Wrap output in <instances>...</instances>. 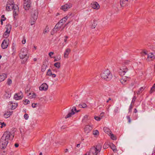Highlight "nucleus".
<instances>
[{"instance_id": "obj_1", "label": "nucleus", "mask_w": 155, "mask_h": 155, "mask_svg": "<svg viewBox=\"0 0 155 155\" xmlns=\"http://www.w3.org/2000/svg\"><path fill=\"white\" fill-rule=\"evenodd\" d=\"M119 74L122 77V78L120 80V82L123 84H126L130 78L129 72L128 71L127 67L125 66L121 67L120 68Z\"/></svg>"}, {"instance_id": "obj_2", "label": "nucleus", "mask_w": 155, "mask_h": 155, "mask_svg": "<svg viewBox=\"0 0 155 155\" xmlns=\"http://www.w3.org/2000/svg\"><path fill=\"white\" fill-rule=\"evenodd\" d=\"M101 78L107 81H110L112 78V75L110 70L108 69L105 70L101 74Z\"/></svg>"}, {"instance_id": "obj_3", "label": "nucleus", "mask_w": 155, "mask_h": 155, "mask_svg": "<svg viewBox=\"0 0 155 155\" xmlns=\"http://www.w3.org/2000/svg\"><path fill=\"white\" fill-rule=\"evenodd\" d=\"M14 137V134L13 133H12L9 131H6L4 133L2 137L8 141L9 140H12Z\"/></svg>"}, {"instance_id": "obj_4", "label": "nucleus", "mask_w": 155, "mask_h": 155, "mask_svg": "<svg viewBox=\"0 0 155 155\" xmlns=\"http://www.w3.org/2000/svg\"><path fill=\"white\" fill-rule=\"evenodd\" d=\"M19 55L21 59L26 58V59H28L29 58V55L28 54V51L27 48H22Z\"/></svg>"}, {"instance_id": "obj_5", "label": "nucleus", "mask_w": 155, "mask_h": 155, "mask_svg": "<svg viewBox=\"0 0 155 155\" xmlns=\"http://www.w3.org/2000/svg\"><path fill=\"white\" fill-rule=\"evenodd\" d=\"M8 143V141L1 137L0 141V148L4 150L6 147Z\"/></svg>"}, {"instance_id": "obj_6", "label": "nucleus", "mask_w": 155, "mask_h": 155, "mask_svg": "<svg viewBox=\"0 0 155 155\" xmlns=\"http://www.w3.org/2000/svg\"><path fill=\"white\" fill-rule=\"evenodd\" d=\"M38 14V12L37 9L33 8L31 12V19H34L35 21H36L37 19Z\"/></svg>"}, {"instance_id": "obj_7", "label": "nucleus", "mask_w": 155, "mask_h": 155, "mask_svg": "<svg viewBox=\"0 0 155 155\" xmlns=\"http://www.w3.org/2000/svg\"><path fill=\"white\" fill-rule=\"evenodd\" d=\"M100 152H99L94 147H91L89 153V155H99Z\"/></svg>"}, {"instance_id": "obj_8", "label": "nucleus", "mask_w": 155, "mask_h": 155, "mask_svg": "<svg viewBox=\"0 0 155 155\" xmlns=\"http://www.w3.org/2000/svg\"><path fill=\"white\" fill-rule=\"evenodd\" d=\"M24 7L25 10H28L31 6L30 0H24Z\"/></svg>"}, {"instance_id": "obj_9", "label": "nucleus", "mask_w": 155, "mask_h": 155, "mask_svg": "<svg viewBox=\"0 0 155 155\" xmlns=\"http://www.w3.org/2000/svg\"><path fill=\"white\" fill-rule=\"evenodd\" d=\"M23 97L22 93L21 91L20 92L15 93L14 95V98L16 100L21 99Z\"/></svg>"}, {"instance_id": "obj_10", "label": "nucleus", "mask_w": 155, "mask_h": 155, "mask_svg": "<svg viewBox=\"0 0 155 155\" xmlns=\"http://www.w3.org/2000/svg\"><path fill=\"white\" fill-rule=\"evenodd\" d=\"M9 40L8 39L4 40L1 45V47L3 49L6 48L8 45Z\"/></svg>"}, {"instance_id": "obj_11", "label": "nucleus", "mask_w": 155, "mask_h": 155, "mask_svg": "<svg viewBox=\"0 0 155 155\" xmlns=\"http://www.w3.org/2000/svg\"><path fill=\"white\" fill-rule=\"evenodd\" d=\"M72 6V5L71 3L68 4H66L62 6L61 9L63 10L64 11H67L68 9L70 8Z\"/></svg>"}, {"instance_id": "obj_12", "label": "nucleus", "mask_w": 155, "mask_h": 155, "mask_svg": "<svg viewBox=\"0 0 155 155\" xmlns=\"http://www.w3.org/2000/svg\"><path fill=\"white\" fill-rule=\"evenodd\" d=\"M48 86L45 83H43L39 87V88L41 91H46L47 90Z\"/></svg>"}, {"instance_id": "obj_13", "label": "nucleus", "mask_w": 155, "mask_h": 155, "mask_svg": "<svg viewBox=\"0 0 155 155\" xmlns=\"http://www.w3.org/2000/svg\"><path fill=\"white\" fill-rule=\"evenodd\" d=\"M13 11V15L15 17V16H16L18 15V13L19 12V8L18 5H15L14 6V7Z\"/></svg>"}, {"instance_id": "obj_14", "label": "nucleus", "mask_w": 155, "mask_h": 155, "mask_svg": "<svg viewBox=\"0 0 155 155\" xmlns=\"http://www.w3.org/2000/svg\"><path fill=\"white\" fill-rule=\"evenodd\" d=\"M93 129L92 126L89 125H87L84 128V131L85 133H88L90 132Z\"/></svg>"}, {"instance_id": "obj_15", "label": "nucleus", "mask_w": 155, "mask_h": 155, "mask_svg": "<svg viewBox=\"0 0 155 155\" xmlns=\"http://www.w3.org/2000/svg\"><path fill=\"white\" fill-rule=\"evenodd\" d=\"M91 6L94 9H98L100 8V5L98 3L96 2L92 3L91 4Z\"/></svg>"}, {"instance_id": "obj_16", "label": "nucleus", "mask_w": 155, "mask_h": 155, "mask_svg": "<svg viewBox=\"0 0 155 155\" xmlns=\"http://www.w3.org/2000/svg\"><path fill=\"white\" fill-rule=\"evenodd\" d=\"M7 4V5L11 6V9H14V6L15 5L14 4V2L13 0H8Z\"/></svg>"}, {"instance_id": "obj_17", "label": "nucleus", "mask_w": 155, "mask_h": 155, "mask_svg": "<svg viewBox=\"0 0 155 155\" xmlns=\"http://www.w3.org/2000/svg\"><path fill=\"white\" fill-rule=\"evenodd\" d=\"M102 145L100 143H98L96 146H94L93 147H95V148L97 149V151L100 152L101 148Z\"/></svg>"}, {"instance_id": "obj_18", "label": "nucleus", "mask_w": 155, "mask_h": 155, "mask_svg": "<svg viewBox=\"0 0 155 155\" xmlns=\"http://www.w3.org/2000/svg\"><path fill=\"white\" fill-rule=\"evenodd\" d=\"M13 111H7L4 114V117L7 118L12 114Z\"/></svg>"}, {"instance_id": "obj_19", "label": "nucleus", "mask_w": 155, "mask_h": 155, "mask_svg": "<svg viewBox=\"0 0 155 155\" xmlns=\"http://www.w3.org/2000/svg\"><path fill=\"white\" fill-rule=\"evenodd\" d=\"M104 130L105 133L108 134V135L111 134L112 133V132L110 130V129L106 127H104Z\"/></svg>"}, {"instance_id": "obj_20", "label": "nucleus", "mask_w": 155, "mask_h": 155, "mask_svg": "<svg viewBox=\"0 0 155 155\" xmlns=\"http://www.w3.org/2000/svg\"><path fill=\"white\" fill-rule=\"evenodd\" d=\"M110 146L114 152L116 153L117 152V151L116 148V146L113 143H111L110 145Z\"/></svg>"}, {"instance_id": "obj_21", "label": "nucleus", "mask_w": 155, "mask_h": 155, "mask_svg": "<svg viewBox=\"0 0 155 155\" xmlns=\"http://www.w3.org/2000/svg\"><path fill=\"white\" fill-rule=\"evenodd\" d=\"M6 30L5 32L8 33H10V30L11 29V26L10 25H8L6 26Z\"/></svg>"}, {"instance_id": "obj_22", "label": "nucleus", "mask_w": 155, "mask_h": 155, "mask_svg": "<svg viewBox=\"0 0 155 155\" xmlns=\"http://www.w3.org/2000/svg\"><path fill=\"white\" fill-rule=\"evenodd\" d=\"M7 78V75L5 74H3L0 75V82L3 81Z\"/></svg>"}, {"instance_id": "obj_23", "label": "nucleus", "mask_w": 155, "mask_h": 155, "mask_svg": "<svg viewBox=\"0 0 155 155\" xmlns=\"http://www.w3.org/2000/svg\"><path fill=\"white\" fill-rule=\"evenodd\" d=\"M70 51L71 50L69 48H67L64 54V57L66 58H67Z\"/></svg>"}, {"instance_id": "obj_24", "label": "nucleus", "mask_w": 155, "mask_h": 155, "mask_svg": "<svg viewBox=\"0 0 155 155\" xmlns=\"http://www.w3.org/2000/svg\"><path fill=\"white\" fill-rule=\"evenodd\" d=\"M71 112H69L66 115V117H65V118L66 119L71 117L72 115H73L75 114V112L73 111H71Z\"/></svg>"}, {"instance_id": "obj_25", "label": "nucleus", "mask_w": 155, "mask_h": 155, "mask_svg": "<svg viewBox=\"0 0 155 155\" xmlns=\"http://www.w3.org/2000/svg\"><path fill=\"white\" fill-rule=\"evenodd\" d=\"M56 26L55 25L54 28L53 29L52 32H54V33H56L58 31L60 30L61 28H58V27H57V26L56 27Z\"/></svg>"}, {"instance_id": "obj_26", "label": "nucleus", "mask_w": 155, "mask_h": 155, "mask_svg": "<svg viewBox=\"0 0 155 155\" xmlns=\"http://www.w3.org/2000/svg\"><path fill=\"white\" fill-rule=\"evenodd\" d=\"M154 91H155V83L151 88L150 90V94H152Z\"/></svg>"}, {"instance_id": "obj_27", "label": "nucleus", "mask_w": 155, "mask_h": 155, "mask_svg": "<svg viewBox=\"0 0 155 155\" xmlns=\"http://www.w3.org/2000/svg\"><path fill=\"white\" fill-rule=\"evenodd\" d=\"M54 66L58 69H59L61 67V63L58 62L55 63L54 64Z\"/></svg>"}, {"instance_id": "obj_28", "label": "nucleus", "mask_w": 155, "mask_h": 155, "mask_svg": "<svg viewBox=\"0 0 155 155\" xmlns=\"http://www.w3.org/2000/svg\"><path fill=\"white\" fill-rule=\"evenodd\" d=\"M47 67V65L45 64H43L41 66V71L42 72H44L46 70V68Z\"/></svg>"}, {"instance_id": "obj_29", "label": "nucleus", "mask_w": 155, "mask_h": 155, "mask_svg": "<svg viewBox=\"0 0 155 155\" xmlns=\"http://www.w3.org/2000/svg\"><path fill=\"white\" fill-rule=\"evenodd\" d=\"M149 58L152 59H154L155 58V56L152 53H150V54H148L147 56V58Z\"/></svg>"}, {"instance_id": "obj_30", "label": "nucleus", "mask_w": 155, "mask_h": 155, "mask_svg": "<svg viewBox=\"0 0 155 155\" xmlns=\"http://www.w3.org/2000/svg\"><path fill=\"white\" fill-rule=\"evenodd\" d=\"M14 105L12 104V108L11 109L12 110H13V109H15L18 105V104L17 103H14Z\"/></svg>"}, {"instance_id": "obj_31", "label": "nucleus", "mask_w": 155, "mask_h": 155, "mask_svg": "<svg viewBox=\"0 0 155 155\" xmlns=\"http://www.w3.org/2000/svg\"><path fill=\"white\" fill-rule=\"evenodd\" d=\"M54 62H55L57 61H58L60 60L61 58V56L60 55L56 57V58L55 57H54Z\"/></svg>"}, {"instance_id": "obj_32", "label": "nucleus", "mask_w": 155, "mask_h": 155, "mask_svg": "<svg viewBox=\"0 0 155 155\" xmlns=\"http://www.w3.org/2000/svg\"><path fill=\"white\" fill-rule=\"evenodd\" d=\"M7 84L9 86L12 84V80L10 78H8L7 82Z\"/></svg>"}, {"instance_id": "obj_33", "label": "nucleus", "mask_w": 155, "mask_h": 155, "mask_svg": "<svg viewBox=\"0 0 155 155\" xmlns=\"http://www.w3.org/2000/svg\"><path fill=\"white\" fill-rule=\"evenodd\" d=\"M13 9H11V6L9 5H7L6 7V11H9L11 10H13Z\"/></svg>"}, {"instance_id": "obj_34", "label": "nucleus", "mask_w": 155, "mask_h": 155, "mask_svg": "<svg viewBox=\"0 0 155 155\" xmlns=\"http://www.w3.org/2000/svg\"><path fill=\"white\" fill-rule=\"evenodd\" d=\"M128 0H120V5L122 6V5L125 3V2L128 1Z\"/></svg>"}, {"instance_id": "obj_35", "label": "nucleus", "mask_w": 155, "mask_h": 155, "mask_svg": "<svg viewBox=\"0 0 155 155\" xmlns=\"http://www.w3.org/2000/svg\"><path fill=\"white\" fill-rule=\"evenodd\" d=\"M109 135H111V138L113 140H115L116 139V138L114 135L112 134L111 133V134H109Z\"/></svg>"}, {"instance_id": "obj_36", "label": "nucleus", "mask_w": 155, "mask_h": 155, "mask_svg": "<svg viewBox=\"0 0 155 155\" xmlns=\"http://www.w3.org/2000/svg\"><path fill=\"white\" fill-rule=\"evenodd\" d=\"M63 25V24L60 23L58 22L55 25L56 26V27H58L60 28H61L62 26Z\"/></svg>"}, {"instance_id": "obj_37", "label": "nucleus", "mask_w": 155, "mask_h": 155, "mask_svg": "<svg viewBox=\"0 0 155 155\" xmlns=\"http://www.w3.org/2000/svg\"><path fill=\"white\" fill-rule=\"evenodd\" d=\"M9 35V33H6V32H5L4 33L3 36L5 38H7Z\"/></svg>"}, {"instance_id": "obj_38", "label": "nucleus", "mask_w": 155, "mask_h": 155, "mask_svg": "<svg viewBox=\"0 0 155 155\" xmlns=\"http://www.w3.org/2000/svg\"><path fill=\"white\" fill-rule=\"evenodd\" d=\"M93 134L94 135H97L99 134V131L97 130H94L93 132Z\"/></svg>"}, {"instance_id": "obj_39", "label": "nucleus", "mask_w": 155, "mask_h": 155, "mask_svg": "<svg viewBox=\"0 0 155 155\" xmlns=\"http://www.w3.org/2000/svg\"><path fill=\"white\" fill-rule=\"evenodd\" d=\"M97 25V21H94L93 22V23L92 24V26H91L92 28H95V27H96V26Z\"/></svg>"}, {"instance_id": "obj_40", "label": "nucleus", "mask_w": 155, "mask_h": 155, "mask_svg": "<svg viewBox=\"0 0 155 155\" xmlns=\"http://www.w3.org/2000/svg\"><path fill=\"white\" fill-rule=\"evenodd\" d=\"M51 70L50 69H49L47 72V75L48 76H51Z\"/></svg>"}, {"instance_id": "obj_41", "label": "nucleus", "mask_w": 155, "mask_h": 155, "mask_svg": "<svg viewBox=\"0 0 155 155\" xmlns=\"http://www.w3.org/2000/svg\"><path fill=\"white\" fill-rule=\"evenodd\" d=\"M109 146H110V145L109 144L107 143H105L103 146V148L104 149H106Z\"/></svg>"}, {"instance_id": "obj_42", "label": "nucleus", "mask_w": 155, "mask_h": 155, "mask_svg": "<svg viewBox=\"0 0 155 155\" xmlns=\"http://www.w3.org/2000/svg\"><path fill=\"white\" fill-rule=\"evenodd\" d=\"M23 101L24 102V104L25 105L28 104L30 103V101L27 99L23 100Z\"/></svg>"}, {"instance_id": "obj_43", "label": "nucleus", "mask_w": 155, "mask_h": 155, "mask_svg": "<svg viewBox=\"0 0 155 155\" xmlns=\"http://www.w3.org/2000/svg\"><path fill=\"white\" fill-rule=\"evenodd\" d=\"M119 110V107H115L114 109V112L116 114L117 112H118Z\"/></svg>"}, {"instance_id": "obj_44", "label": "nucleus", "mask_w": 155, "mask_h": 155, "mask_svg": "<svg viewBox=\"0 0 155 155\" xmlns=\"http://www.w3.org/2000/svg\"><path fill=\"white\" fill-rule=\"evenodd\" d=\"M31 19V21L30 23L31 24V25H33L36 22V21H35L34 19Z\"/></svg>"}, {"instance_id": "obj_45", "label": "nucleus", "mask_w": 155, "mask_h": 155, "mask_svg": "<svg viewBox=\"0 0 155 155\" xmlns=\"http://www.w3.org/2000/svg\"><path fill=\"white\" fill-rule=\"evenodd\" d=\"M144 90L143 87H141L140 88L139 90L137 92V94H139L140 91H143Z\"/></svg>"}, {"instance_id": "obj_46", "label": "nucleus", "mask_w": 155, "mask_h": 155, "mask_svg": "<svg viewBox=\"0 0 155 155\" xmlns=\"http://www.w3.org/2000/svg\"><path fill=\"white\" fill-rule=\"evenodd\" d=\"M1 125V128H2L4 126L5 127L6 126V124L4 122L2 123L1 122H0V124Z\"/></svg>"}, {"instance_id": "obj_47", "label": "nucleus", "mask_w": 155, "mask_h": 155, "mask_svg": "<svg viewBox=\"0 0 155 155\" xmlns=\"http://www.w3.org/2000/svg\"><path fill=\"white\" fill-rule=\"evenodd\" d=\"M79 106L80 107H82L83 108H85L86 107L87 105L85 104L84 103L82 105L80 104L79 105Z\"/></svg>"}, {"instance_id": "obj_48", "label": "nucleus", "mask_w": 155, "mask_h": 155, "mask_svg": "<svg viewBox=\"0 0 155 155\" xmlns=\"http://www.w3.org/2000/svg\"><path fill=\"white\" fill-rule=\"evenodd\" d=\"M132 108H133V106H132V103H131V104H130V105L129 107V112H131L132 109Z\"/></svg>"}, {"instance_id": "obj_49", "label": "nucleus", "mask_w": 155, "mask_h": 155, "mask_svg": "<svg viewBox=\"0 0 155 155\" xmlns=\"http://www.w3.org/2000/svg\"><path fill=\"white\" fill-rule=\"evenodd\" d=\"M130 62V61H129L127 60L125 61L124 62V64L127 65L129 64Z\"/></svg>"}, {"instance_id": "obj_50", "label": "nucleus", "mask_w": 155, "mask_h": 155, "mask_svg": "<svg viewBox=\"0 0 155 155\" xmlns=\"http://www.w3.org/2000/svg\"><path fill=\"white\" fill-rule=\"evenodd\" d=\"M24 117L25 118V120H27L28 118V114H25V115H24Z\"/></svg>"}, {"instance_id": "obj_51", "label": "nucleus", "mask_w": 155, "mask_h": 155, "mask_svg": "<svg viewBox=\"0 0 155 155\" xmlns=\"http://www.w3.org/2000/svg\"><path fill=\"white\" fill-rule=\"evenodd\" d=\"M94 119L97 120L99 121L101 120V118L98 116H95L94 117Z\"/></svg>"}, {"instance_id": "obj_52", "label": "nucleus", "mask_w": 155, "mask_h": 155, "mask_svg": "<svg viewBox=\"0 0 155 155\" xmlns=\"http://www.w3.org/2000/svg\"><path fill=\"white\" fill-rule=\"evenodd\" d=\"M77 110L76 107H72V109L71 110V111H73V112H74V111H75V112H76Z\"/></svg>"}, {"instance_id": "obj_53", "label": "nucleus", "mask_w": 155, "mask_h": 155, "mask_svg": "<svg viewBox=\"0 0 155 155\" xmlns=\"http://www.w3.org/2000/svg\"><path fill=\"white\" fill-rule=\"evenodd\" d=\"M54 54V52H50L49 53V56L51 57L52 58V57H51V56L52 55H53Z\"/></svg>"}, {"instance_id": "obj_54", "label": "nucleus", "mask_w": 155, "mask_h": 155, "mask_svg": "<svg viewBox=\"0 0 155 155\" xmlns=\"http://www.w3.org/2000/svg\"><path fill=\"white\" fill-rule=\"evenodd\" d=\"M136 99V96H134V98H133V99L132 100L131 103H132L133 102L134 103V102L135 101V100Z\"/></svg>"}, {"instance_id": "obj_55", "label": "nucleus", "mask_w": 155, "mask_h": 155, "mask_svg": "<svg viewBox=\"0 0 155 155\" xmlns=\"http://www.w3.org/2000/svg\"><path fill=\"white\" fill-rule=\"evenodd\" d=\"M127 119L128 120V122L129 123H130L131 122V120H130V116H127Z\"/></svg>"}, {"instance_id": "obj_56", "label": "nucleus", "mask_w": 155, "mask_h": 155, "mask_svg": "<svg viewBox=\"0 0 155 155\" xmlns=\"http://www.w3.org/2000/svg\"><path fill=\"white\" fill-rule=\"evenodd\" d=\"M6 18H5L4 19H2L1 20V24L2 25H3V21H5V20H6Z\"/></svg>"}, {"instance_id": "obj_57", "label": "nucleus", "mask_w": 155, "mask_h": 155, "mask_svg": "<svg viewBox=\"0 0 155 155\" xmlns=\"http://www.w3.org/2000/svg\"><path fill=\"white\" fill-rule=\"evenodd\" d=\"M37 104H35V103H33L32 104V107H33V108H35L36 107V105Z\"/></svg>"}, {"instance_id": "obj_58", "label": "nucleus", "mask_w": 155, "mask_h": 155, "mask_svg": "<svg viewBox=\"0 0 155 155\" xmlns=\"http://www.w3.org/2000/svg\"><path fill=\"white\" fill-rule=\"evenodd\" d=\"M48 31V30L47 29H45L43 31V33L44 34H45L46 33H47Z\"/></svg>"}, {"instance_id": "obj_59", "label": "nucleus", "mask_w": 155, "mask_h": 155, "mask_svg": "<svg viewBox=\"0 0 155 155\" xmlns=\"http://www.w3.org/2000/svg\"><path fill=\"white\" fill-rule=\"evenodd\" d=\"M27 59H26V58H25V60H23L21 61V63L22 64H24L27 61Z\"/></svg>"}, {"instance_id": "obj_60", "label": "nucleus", "mask_w": 155, "mask_h": 155, "mask_svg": "<svg viewBox=\"0 0 155 155\" xmlns=\"http://www.w3.org/2000/svg\"><path fill=\"white\" fill-rule=\"evenodd\" d=\"M15 147H18L19 146V144L18 143H15Z\"/></svg>"}, {"instance_id": "obj_61", "label": "nucleus", "mask_w": 155, "mask_h": 155, "mask_svg": "<svg viewBox=\"0 0 155 155\" xmlns=\"http://www.w3.org/2000/svg\"><path fill=\"white\" fill-rule=\"evenodd\" d=\"M25 42H26V40L25 39H24L22 41V43L23 44H24L25 43Z\"/></svg>"}, {"instance_id": "obj_62", "label": "nucleus", "mask_w": 155, "mask_h": 155, "mask_svg": "<svg viewBox=\"0 0 155 155\" xmlns=\"http://www.w3.org/2000/svg\"><path fill=\"white\" fill-rule=\"evenodd\" d=\"M63 22H64V21H63V20L62 19H61L58 22L60 23L61 24L62 23V24H63Z\"/></svg>"}, {"instance_id": "obj_63", "label": "nucleus", "mask_w": 155, "mask_h": 155, "mask_svg": "<svg viewBox=\"0 0 155 155\" xmlns=\"http://www.w3.org/2000/svg\"><path fill=\"white\" fill-rule=\"evenodd\" d=\"M36 96V94L34 93L33 94V95H32V97L33 98H35Z\"/></svg>"}, {"instance_id": "obj_64", "label": "nucleus", "mask_w": 155, "mask_h": 155, "mask_svg": "<svg viewBox=\"0 0 155 155\" xmlns=\"http://www.w3.org/2000/svg\"><path fill=\"white\" fill-rule=\"evenodd\" d=\"M56 74H52V75L51 76L52 78H55L56 77Z\"/></svg>"}]
</instances>
